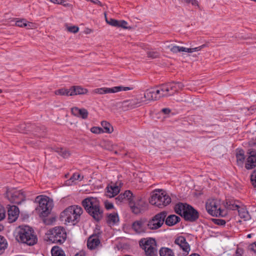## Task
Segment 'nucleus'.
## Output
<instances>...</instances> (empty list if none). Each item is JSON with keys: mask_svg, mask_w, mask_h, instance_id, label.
<instances>
[{"mask_svg": "<svg viewBox=\"0 0 256 256\" xmlns=\"http://www.w3.org/2000/svg\"><path fill=\"white\" fill-rule=\"evenodd\" d=\"M86 212L96 220L100 221L103 216V210L100 207V201L93 197L87 198L82 202Z\"/></svg>", "mask_w": 256, "mask_h": 256, "instance_id": "nucleus-1", "label": "nucleus"}, {"mask_svg": "<svg viewBox=\"0 0 256 256\" xmlns=\"http://www.w3.org/2000/svg\"><path fill=\"white\" fill-rule=\"evenodd\" d=\"M16 240L18 242L34 246L38 242V238L34 230L28 226H20L17 229Z\"/></svg>", "mask_w": 256, "mask_h": 256, "instance_id": "nucleus-2", "label": "nucleus"}, {"mask_svg": "<svg viewBox=\"0 0 256 256\" xmlns=\"http://www.w3.org/2000/svg\"><path fill=\"white\" fill-rule=\"evenodd\" d=\"M177 214L181 216L186 221L194 222L200 216L198 212L192 206L183 202L177 203Z\"/></svg>", "mask_w": 256, "mask_h": 256, "instance_id": "nucleus-3", "label": "nucleus"}, {"mask_svg": "<svg viewBox=\"0 0 256 256\" xmlns=\"http://www.w3.org/2000/svg\"><path fill=\"white\" fill-rule=\"evenodd\" d=\"M172 200L167 192L162 189H156L152 192L149 202L152 206L163 208L171 202Z\"/></svg>", "mask_w": 256, "mask_h": 256, "instance_id": "nucleus-4", "label": "nucleus"}, {"mask_svg": "<svg viewBox=\"0 0 256 256\" xmlns=\"http://www.w3.org/2000/svg\"><path fill=\"white\" fill-rule=\"evenodd\" d=\"M82 212L83 210L80 206L77 205L71 206L61 212L60 218L66 223L74 224L79 221Z\"/></svg>", "mask_w": 256, "mask_h": 256, "instance_id": "nucleus-5", "label": "nucleus"}, {"mask_svg": "<svg viewBox=\"0 0 256 256\" xmlns=\"http://www.w3.org/2000/svg\"><path fill=\"white\" fill-rule=\"evenodd\" d=\"M48 240L54 243H64L66 238L65 229L60 226H56L48 230Z\"/></svg>", "mask_w": 256, "mask_h": 256, "instance_id": "nucleus-6", "label": "nucleus"}, {"mask_svg": "<svg viewBox=\"0 0 256 256\" xmlns=\"http://www.w3.org/2000/svg\"><path fill=\"white\" fill-rule=\"evenodd\" d=\"M140 246L146 256H155L157 253L156 242L154 238H143L140 240Z\"/></svg>", "mask_w": 256, "mask_h": 256, "instance_id": "nucleus-7", "label": "nucleus"}, {"mask_svg": "<svg viewBox=\"0 0 256 256\" xmlns=\"http://www.w3.org/2000/svg\"><path fill=\"white\" fill-rule=\"evenodd\" d=\"M206 207L208 213L212 216L223 217L226 214V211L221 208L220 202L218 200H212L208 202Z\"/></svg>", "mask_w": 256, "mask_h": 256, "instance_id": "nucleus-8", "label": "nucleus"}, {"mask_svg": "<svg viewBox=\"0 0 256 256\" xmlns=\"http://www.w3.org/2000/svg\"><path fill=\"white\" fill-rule=\"evenodd\" d=\"M6 197L10 202L20 204L25 201L26 196L24 192L22 190L12 188L7 190Z\"/></svg>", "mask_w": 256, "mask_h": 256, "instance_id": "nucleus-9", "label": "nucleus"}, {"mask_svg": "<svg viewBox=\"0 0 256 256\" xmlns=\"http://www.w3.org/2000/svg\"><path fill=\"white\" fill-rule=\"evenodd\" d=\"M38 202L40 210L43 216H47L53 208V201L46 196H38L36 198Z\"/></svg>", "mask_w": 256, "mask_h": 256, "instance_id": "nucleus-10", "label": "nucleus"}, {"mask_svg": "<svg viewBox=\"0 0 256 256\" xmlns=\"http://www.w3.org/2000/svg\"><path fill=\"white\" fill-rule=\"evenodd\" d=\"M166 216L167 213L164 211L156 214L150 220H148V228L156 230L160 228L164 224Z\"/></svg>", "mask_w": 256, "mask_h": 256, "instance_id": "nucleus-11", "label": "nucleus"}, {"mask_svg": "<svg viewBox=\"0 0 256 256\" xmlns=\"http://www.w3.org/2000/svg\"><path fill=\"white\" fill-rule=\"evenodd\" d=\"M144 103L142 96H136L134 98L126 100L122 102V108L124 110L135 108L142 106Z\"/></svg>", "mask_w": 256, "mask_h": 256, "instance_id": "nucleus-12", "label": "nucleus"}, {"mask_svg": "<svg viewBox=\"0 0 256 256\" xmlns=\"http://www.w3.org/2000/svg\"><path fill=\"white\" fill-rule=\"evenodd\" d=\"M132 87L117 86L113 88H101L94 90L92 93L94 94H106L116 93L120 91H127L132 90Z\"/></svg>", "mask_w": 256, "mask_h": 256, "instance_id": "nucleus-13", "label": "nucleus"}, {"mask_svg": "<svg viewBox=\"0 0 256 256\" xmlns=\"http://www.w3.org/2000/svg\"><path fill=\"white\" fill-rule=\"evenodd\" d=\"M177 246L179 247L180 252L177 256H186L190 251V246L186 239L182 236H177Z\"/></svg>", "mask_w": 256, "mask_h": 256, "instance_id": "nucleus-14", "label": "nucleus"}, {"mask_svg": "<svg viewBox=\"0 0 256 256\" xmlns=\"http://www.w3.org/2000/svg\"><path fill=\"white\" fill-rule=\"evenodd\" d=\"M134 198L132 196L128 204L132 212L135 214H138L144 208L145 202L142 198H138L134 200Z\"/></svg>", "mask_w": 256, "mask_h": 256, "instance_id": "nucleus-15", "label": "nucleus"}, {"mask_svg": "<svg viewBox=\"0 0 256 256\" xmlns=\"http://www.w3.org/2000/svg\"><path fill=\"white\" fill-rule=\"evenodd\" d=\"M132 228L137 234L144 233L148 228V220L146 219L136 220L132 223Z\"/></svg>", "mask_w": 256, "mask_h": 256, "instance_id": "nucleus-16", "label": "nucleus"}, {"mask_svg": "<svg viewBox=\"0 0 256 256\" xmlns=\"http://www.w3.org/2000/svg\"><path fill=\"white\" fill-rule=\"evenodd\" d=\"M248 158L245 168L248 170L252 169L256 166V150L253 149L248 150Z\"/></svg>", "mask_w": 256, "mask_h": 256, "instance_id": "nucleus-17", "label": "nucleus"}, {"mask_svg": "<svg viewBox=\"0 0 256 256\" xmlns=\"http://www.w3.org/2000/svg\"><path fill=\"white\" fill-rule=\"evenodd\" d=\"M164 97L174 95L176 92V83L174 82L160 85Z\"/></svg>", "mask_w": 256, "mask_h": 256, "instance_id": "nucleus-18", "label": "nucleus"}, {"mask_svg": "<svg viewBox=\"0 0 256 256\" xmlns=\"http://www.w3.org/2000/svg\"><path fill=\"white\" fill-rule=\"evenodd\" d=\"M8 220L9 222L12 223L14 222L19 216V208L16 206L8 205Z\"/></svg>", "mask_w": 256, "mask_h": 256, "instance_id": "nucleus-19", "label": "nucleus"}, {"mask_svg": "<svg viewBox=\"0 0 256 256\" xmlns=\"http://www.w3.org/2000/svg\"><path fill=\"white\" fill-rule=\"evenodd\" d=\"M72 114L77 117L80 118L82 119L88 118V112L85 108H79L78 107H74L71 108Z\"/></svg>", "mask_w": 256, "mask_h": 256, "instance_id": "nucleus-20", "label": "nucleus"}, {"mask_svg": "<svg viewBox=\"0 0 256 256\" xmlns=\"http://www.w3.org/2000/svg\"><path fill=\"white\" fill-rule=\"evenodd\" d=\"M120 192L118 186L114 184H108L106 187V195L110 198H113L117 195Z\"/></svg>", "mask_w": 256, "mask_h": 256, "instance_id": "nucleus-21", "label": "nucleus"}, {"mask_svg": "<svg viewBox=\"0 0 256 256\" xmlns=\"http://www.w3.org/2000/svg\"><path fill=\"white\" fill-rule=\"evenodd\" d=\"M142 98L144 100V104H147L148 102L158 100L154 88L147 90L145 92L144 96H142Z\"/></svg>", "mask_w": 256, "mask_h": 256, "instance_id": "nucleus-22", "label": "nucleus"}, {"mask_svg": "<svg viewBox=\"0 0 256 256\" xmlns=\"http://www.w3.org/2000/svg\"><path fill=\"white\" fill-rule=\"evenodd\" d=\"M132 196V194L130 191L126 190L124 193L120 194L116 198V203L119 204L125 201H128L129 202Z\"/></svg>", "mask_w": 256, "mask_h": 256, "instance_id": "nucleus-23", "label": "nucleus"}, {"mask_svg": "<svg viewBox=\"0 0 256 256\" xmlns=\"http://www.w3.org/2000/svg\"><path fill=\"white\" fill-rule=\"evenodd\" d=\"M100 244V240L98 236H90L88 240L87 246L90 250H94L97 248Z\"/></svg>", "mask_w": 256, "mask_h": 256, "instance_id": "nucleus-24", "label": "nucleus"}, {"mask_svg": "<svg viewBox=\"0 0 256 256\" xmlns=\"http://www.w3.org/2000/svg\"><path fill=\"white\" fill-rule=\"evenodd\" d=\"M71 96L78 94H84L88 92V90L80 86H72L70 88Z\"/></svg>", "mask_w": 256, "mask_h": 256, "instance_id": "nucleus-25", "label": "nucleus"}, {"mask_svg": "<svg viewBox=\"0 0 256 256\" xmlns=\"http://www.w3.org/2000/svg\"><path fill=\"white\" fill-rule=\"evenodd\" d=\"M119 222V217L117 213H112L108 215L106 222L110 226L116 225Z\"/></svg>", "mask_w": 256, "mask_h": 256, "instance_id": "nucleus-26", "label": "nucleus"}, {"mask_svg": "<svg viewBox=\"0 0 256 256\" xmlns=\"http://www.w3.org/2000/svg\"><path fill=\"white\" fill-rule=\"evenodd\" d=\"M236 162L238 165L240 166H242L245 160L244 152V150L242 149H236Z\"/></svg>", "mask_w": 256, "mask_h": 256, "instance_id": "nucleus-27", "label": "nucleus"}, {"mask_svg": "<svg viewBox=\"0 0 256 256\" xmlns=\"http://www.w3.org/2000/svg\"><path fill=\"white\" fill-rule=\"evenodd\" d=\"M101 125L103 128L104 133L111 134L114 131L113 127L106 121H102Z\"/></svg>", "mask_w": 256, "mask_h": 256, "instance_id": "nucleus-28", "label": "nucleus"}, {"mask_svg": "<svg viewBox=\"0 0 256 256\" xmlns=\"http://www.w3.org/2000/svg\"><path fill=\"white\" fill-rule=\"evenodd\" d=\"M159 252L160 256H175L173 251L168 248H162Z\"/></svg>", "mask_w": 256, "mask_h": 256, "instance_id": "nucleus-29", "label": "nucleus"}, {"mask_svg": "<svg viewBox=\"0 0 256 256\" xmlns=\"http://www.w3.org/2000/svg\"><path fill=\"white\" fill-rule=\"evenodd\" d=\"M6 240L2 236H0V254H2L8 248Z\"/></svg>", "mask_w": 256, "mask_h": 256, "instance_id": "nucleus-30", "label": "nucleus"}, {"mask_svg": "<svg viewBox=\"0 0 256 256\" xmlns=\"http://www.w3.org/2000/svg\"><path fill=\"white\" fill-rule=\"evenodd\" d=\"M51 252L52 256H66L64 252L58 246H54Z\"/></svg>", "mask_w": 256, "mask_h": 256, "instance_id": "nucleus-31", "label": "nucleus"}, {"mask_svg": "<svg viewBox=\"0 0 256 256\" xmlns=\"http://www.w3.org/2000/svg\"><path fill=\"white\" fill-rule=\"evenodd\" d=\"M70 91V88L67 89L62 88L55 90L54 94L56 95L71 96Z\"/></svg>", "mask_w": 256, "mask_h": 256, "instance_id": "nucleus-32", "label": "nucleus"}, {"mask_svg": "<svg viewBox=\"0 0 256 256\" xmlns=\"http://www.w3.org/2000/svg\"><path fill=\"white\" fill-rule=\"evenodd\" d=\"M166 224L168 226H172L176 224V216L170 215L165 218Z\"/></svg>", "mask_w": 256, "mask_h": 256, "instance_id": "nucleus-33", "label": "nucleus"}, {"mask_svg": "<svg viewBox=\"0 0 256 256\" xmlns=\"http://www.w3.org/2000/svg\"><path fill=\"white\" fill-rule=\"evenodd\" d=\"M226 207L228 209L231 210H238L240 206L232 201H228L226 203Z\"/></svg>", "mask_w": 256, "mask_h": 256, "instance_id": "nucleus-34", "label": "nucleus"}, {"mask_svg": "<svg viewBox=\"0 0 256 256\" xmlns=\"http://www.w3.org/2000/svg\"><path fill=\"white\" fill-rule=\"evenodd\" d=\"M154 88V92L158 100L164 97L160 85Z\"/></svg>", "mask_w": 256, "mask_h": 256, "instance_id": "nucleus-35", "label": "nucleus"}, {"mask_svg": "<svg viewBox=\"0 0 256 256\" xmlns=\"http://www.w3.org/2000/svg\"><path fill=\"white\" fill-rule=\"evenodd\" d=\"M57 152L64 158H66L70 155V153L68 150L62 148H58Z\"/></svg>", "mask_w": 256, "mask_h": 256, "instance_id": "nucleus-36", "label": "nucleus"}, {"mask_svg": "<svg viewBox=\"0 0 256 256\" xmlns=\"http://www.w3.org/2000/svg\"><path fill=\"white\" fill-rule=\"evenodd\" d=\"M90 132L95 134H100L104 133V130L102 128L98 126H93L90 128Z\"/></svg>", "mask_w": 256, "mask_h": 256, "instance_id": "nucleus-37", "label": "nucleus"}, {"mask_svg": "<svg viewBox=\"0 0 256 256\" xmlns=\"http://www.w3.org/2000/svg\"><path fill=\"white\" fill-rule=\"evenodd\" d=\"M148 56L150 58H155L159 56V53L156 51L150 50L147 52Z\"/></svg>", "mask_w": 256, "mask_h": 256, "instance_id": "nucleus-38", "label": "nucleus"}, {"mask_svg": "<svg viewBox=\"0 0 256 256\" xmlns=\"http://www.w3.org/2000/svg\"><path fill=\"white\" fill-rule=\"evenodd\" d=\"M128 24V22L125 20H118V26H117L120 27L124 29H130V27H128L127 26Z\"/></svg>", "mask_w": 256, "mask_h": 256, "instance_id": "nucleus-39", "label": "nucleus"}, {"mask_svg": "<svg viewBox=\"0 0 256 256\" xmlns=\"http://www.w3.org/2000/svg\"><path fill=\"white\" fill-rule=\"evenodd\" d=\"M250 180L252 185L256 188V170H254L250 176Z\"/></svg>", "mask_w": 256, "mask_h": 256, "instance_id": "nucleus-40", "label": "nucleus"}, {"mask_svg": "<svg viewBox=\"0 0 256 256\" xmlns=\"http://www.w3.org/2000/svg\"><path fill=\"white\" fill-rule=\"evenodd\" d=\"M238 212L239 214V216L242 218H247L248 212L244 208H241L240 210H238Z\"/></svg>", "mask_w": 256, "mask_h": 256, "instance_id": "nucleus-41", "label": "nucleus"}, {"mask_svg": "<svg viewBox=\"0 0 256 256\" xmlns=\"http://www.w3.org/2000/svg\"><path fill=\"white\" fill-rule=\"evenodd\" d=\"M26 20L22 19L17 20L16 22V25L19 27H25L26 26Z\"/></svg>", "mask_w": 256, "mask_h": 256, "instance_id": "nucleus-42", "label": "nucleus"}, {"mask_svg": "<svg viewBox=\"0 0 256 256\" xmlns=\"http://www.w3.org/2000/svg\"><path fill=\"white\" fill-rule=\"evenodd\" d=\"M106 22L108 24H110L112 26H118V20L112 19V18H110L109 20H108L106 18Z\"/></svg>", "mask_w": 256, "mask_h": 256, "instance_id": "nucleus-43", "label": "nucleus"}, {"mask_svg": "<svg viewBox=\"0 0 256 256\" xmlns=\"http://www.w3.org/2000/svg\"><path fill=\"white\" fill-rule=\"evenodd\" d=\"M66 28H67V30L69 32L74 33V34L78 32L79 30L78 27L76 26H68Z\"/></svg>", "mask_w": 256, "mask_h": 256, "instance_id": "nucleus-44", "label": "nucleus"}, {"mask_svg": "<svg viewBox=\"0 0 256 256\" xmlns=\"http://www.w3.org/2000/svg\"><path fill=\"white\" fill-rule=\"evenodd\" d=\"M182 2L191 4L192 6H198V2L197 0H181Z\"/></svg>", "mask_w": 256, "mask_h": 256, "instance_id": "nucleus-45", "label": "nucleus"}, {"mask_svg": "<svg viewBox=\"0 0 256 256\" xmlns=\"http://www.w3.org/2000/svg\"><path fill=\"white\" fill-rule=\"evenodd\" d=\"M204 46H205V45L203 44V45H202V46H200L194 48H188V53H192V52H197V51L200 50Z\"/></svg>", "mask_w": 256, "mask_h": 256, "instance_id": "nucleus-46", "label": "nucleus"}, {"mask_svg": "<svg viewBox=\"0 0 256 256\" xmlns=\"http://www.w3.org/2000/svg\"><path fill=\"white\" fill-rule=\"evenodd\" d=\"M77 180L76 177L75 176V173L70 177V178L66 181V184L70 185L72 184V182H74Z\"/></svg>", "mask_w": 256, "mask_h": 256, "instance_id": "nucleus-47", "label": "nucleus"}, {"mask_svg": "<svg viewBox=\"0 0 256 256\" xmlns=\"http://www.w3.org/2000/svg\"><path fill=\"white\" fill-rule=\"evenodd\" d=\"M248 250L256 254V242L250 244L248 246Z\"/></svg>", "mask_w": 256, "mask_h": 256, "instance_id": "nucleus-48", "label": "nucleus"}, {"mask_svg": "<svg viewBox=\"0 0 256 256\" xmlns=\"http://www.w3.org/2000/svg\"><path fill=\"white\" fill-rule=\"evenodd\" d=\"M214 222L219 226H224L226 224V221L222 219H214Z\"/></svg>", "mask_w": 256, "mask_h": 256, "instance_id": "nucleus-49", "label": "nucleus"}, {"mask_svg": "<svg viewBox=\"0 0 256 256\" xmlns=\"http://www.w3.org/2000/svg\"><path fill=\"white\" fill-rule=\"evenodd\" d=\"M160 112L164 114L169 115L170 114H171L172 110L169 108H164L162 109Z\"/></svg>", "mask_w": 256, "mask_h": 256, "instance_id": "nucleus-50", "label": "nucleus"}, {"mask_svg": "<svg viewBox=\"0 0 256 256\" xmlns=\"http://www.w3.org/2000/svg\"><path fill=\"white\" fill-rule=\"evenodd\" d=\"M177 51L178 52H188V48L177 46Z\"/></svg>", "mask_w": 256, "mask_h": 256, "instance_id": "nucleus-51", "label": "nucleus"}, {"mask_svg": "<svg viewBox=\"0 0 256 256\" xmlns=\"http://www.w3.org/2000/svg\"><path fill=\"white\" fill-rule=\"evenodd\" d=\"M104 206H105V208L107 210H110V209L114 207L113 204L112 202H110L108 201L105 202Z\"/></svg>", "mask_w": 256, "mask_h": 256, "instance_id": "nucleus-52", "label": "nucleus"}, {"mask_svg": "<svg viewBox=\"0 0 256 256\" xmlns=\"http://www.w3.org/2000/svg\"><path fill=\"white\" fill-rule=\"evenodd\" d=\"M90 2L93 4L99 6H104V4L99 0H90Z\"/></svg>", "mask_w": 256, "mask_h": 256, "instance_id": "nucleus-53", "label": "nucleus"}, {"mask_svg": "<svg viewBox=\"0 0 256 256\" xmlns=\"http://www.w3.org/2000/svg\"><path fill=\"white\" fill-rule=\"evenodd\" d=\"M51 2H52L54 4H62L64 2H66L64 0H49Z\"/></svg>", "mask_w": 256, "mask_h": 256, "instance_id": "nucleus-54", "label": "nucleus"}, {"mask_svg": "<svg viewBox=\"0 0 256 256\" xmlns=\"http://www.w3.org/2000/svg\"><path fill=\"white\" fill-rule=\"evenodd\" d=\"M5 217L4 210L3 209H0V220H3Z\"/></svg>", "mask_w": 256, "mask_h": 256, "instance_id": "nucleus-55", "label": "nucleus"}, {"mask_svg": "<svg viewBox=\"0 0 256 256\" xmlns=\"http://www.w3.org/2000/svg\"><path fill=\"white\" fill-rule=\"evenodd\" d=\"M26 27L28 29L32 28L34 26V24H32V22H28L27 20H26Z\"/></svg>", "mask_w": 256, "mask_h": 256, "instance_id": "nucleus-56", "label": "nucleus"}, {"mask_svg": "<svg viewBox=\"0 0 256 256\" xmlns=\"http://www.w3.org/2000/svg\"><path fill=\"white\" fill-rule=\"evenodd\" d=\"M75 176L76 177L77 180H81L83 178V176H82L81 175L78 173H75Z\"/></svg>", "mask_w": 256, "mask_h": 256, "instance_id": "nucleus-57", "label": "nucleus"}, {"mask_svg": "<svg viewBox=\"0 0 256 256\" xmlns=\"http://www.w3.org/2000/svg\"><path fill=\"white\" fill-rule=\"evenodd\" d=\"M184 87V85L181 82H177V88L180 90H182Z\"/></svg>", "mask_w": 256, "mask_h": 256, "instance_id": "nucleus-58", "label": "nucleus"}, {"mask_svg": "<svg viewBox=\"0 0 256 256\" xmlns=\"http://www.w3.org/2000/svg\"><path fill=\"white\" fill-rule=\"evenodd\" d=\"M62 4L64 6H66V7H71L72 6V5L70 4H68V3L66 4L65 2L62 4Z\"/></svg>", "mask_w": 256, "mask_h": 256, "instance_id": "nucleus-59", "label": "nucleus"}, {"mask_svg": "<svg viewBox=\"0 0 256 256\" xmlns=\"http://www.w3.org/2000/svg\"><path fill=\"white\" fill-rule=\"evenodd\" d=\"M242 250L239 249V248H238L236 250V254L237 255V256H241V252Z\"/></svg>", "mask_w": 256, "mask_h": 256, "instance_id": "nucleus-60", "label": "nucleus"}, {"mask_svg": "<svg viewBox=\"0 0 256 256\" xmlns=\"http://www.w3.org/2000/svg\"><path fill=\"white\" fill-rule=\"evenodd\" d=\"M74 256H84V254L83 252H79L76 254Z\"/></svg>", "mask_w": 256, "mask_h": 256, "instance_id": "nucleus-61", "label": "nucleus"}, {"mask_svg": "<svg viewBox=\"0 0 256 256\" xmlns=\"http://www.w3.org/2000/svg\"><path fill=\"white\" fill-rule=\"evenodd\" d=\"M190 256H200L198 254H192Z\"/></svg>", "mask_w": 256, "mask_h": 256, "instance_id": "nucleus-62", "label": "nucleus"}, {"mask_svg": "<svg viewBox=\"0 0 256 256\" xmlns=\"http://www.w3.org/2000/svg\"><path fill=\"white\" fill-rule=\"evenodd\" d=\"M180 221V218L177 216V223L179 222Z\"/></svg>", "mask_w": 256, "mask_h": 256, "instance_id": "nucleus-63", "label": "nucleus"}, {"mask_svg": "<svg viewBox=\"0 0 256 256\" xmlns=\"http://www.w3.org/2000/svg\"><path fill=\"white\" fill-rule=\"evenodd\" d=\"M174 210L175 212H176V206H175L174 207Z\"/></svg>", "mask_w": 256, "mask_h": 256, "instance_id": "nucleus-64", "label": "nucleus"}]
</instances>
